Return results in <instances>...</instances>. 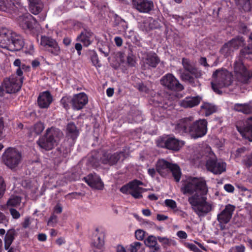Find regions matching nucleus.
<instances>
[{
	"label": "nucleus",
	"mask_w": 252,
	"mask_h": 252,
	"mask_svg": "<svg viewBox=\"0 0 252 252\" xmlns=\"http://www.w3.org/2000/svg\"><path fill=\"white\" fill-rule=\"evenodd\" d=\"M124 156L123 152H116L114 154L105 152L100 158V161L103 164L112 166L116 164Z\"/></svg>",
	"instance_id": "20"
},
{
	"label": "nucleus",
	"mask_w": 252,
	"mask_h": 252,
	"mask_svg": "<svg viewBox=\"0 0 252 252\" xmlns=\"http://www.w3.org/2000/svg\"><path fill=\"white\" fill-rule=\"evenodd\" d=\"M21 202V197L17 195H12L7 202V206L17 207Z\"/></svg>",
	"instance_id": "42"
},
{
	"label": "nucleus",
	"mask_w": 252,
	"mask_h": 252,
	"mask_svg": "<svg viewBox=\"0 0 252 252\" xmlns=\"http://www.w3.org/2000/svg\"><path fill=\"white\" fill-rule=\"evenodd\" d=\"M206 167L208 171L216 175H219L226 170V163L219 161L217 158H209L206 163Z\"/></svg>",
	"instance_id": "14"
},
{
	"label": "nucleus",
	"mask_w": 252,
	"mask_h": 252,
	"mask_svg": "<svg viewBox=\"0 0 252 252\" xmlns=\"http://www.w3.org/2000/svg\"><path fill=\"white\" fill-rule=\"evenodd\" d=\"M156 170L162 177H166L170 172L175 182H179L181 177V171L176 164L172 163L164 159H159L156 165Z\"/></svg>",
	"instance_id": "6"
},
{
	"label": "nucleus",
	"mask_w": 252,
	"mask_h": 252,
	"mask_svg": "<svg viewBox=\"0 0 252 252\" xmlns=\"http://www.w3.org/2000/svg\"><path fill=\"white\" fill-rule=\"evenodd\" d=\"M127 63L128 65L133 67L135 65L136 62L133 55L131 53L129 54L126 58Z\"/></svg>",
	"instance_id": "50"
},
{
	"label": "nucleus",
	"mask_w": 252,
	"mask_h": 252,
	"mask_svg": "<svg viewBox=\"0 0 252 252\" xmlns=\"http://www.w3.org/2000/svg\"><path fill=\"white\" fill-rule=\"evenodd\" d=\"M229 44L230 43H225L220 50V54L225 58H227L229 56H231V54L234 51L232 48L230 47Z\"/></svg>",
	"instance_id": "41"
},
{
	"label": "nucleus",
	"mask_w": 252,
	"mask_h": 252,
	"mask_svg": "<svg viewBox=\"0 0 252 252\" xmlns=\"http://www.w3.org/2000/svg\"><path fill=\"white\" fill-rule=\"evenodd\" d=\"M160 84L167 89L172 91L180 92L184 89L179 80L171 73H167L162 76Z\"/></svg>",
	"instance_id": "9"
},
{
	"label": "nucleus",
	"mask_w": 252,
	"mask_h": 252,
	"mask_svg": "<svg viewBox=\"0 0 252 252\" xmlns=\"http://www.w3.org/2000/svg\"><path fill=\"white\" fill-rule=\"evenodd\" d=\"M207 125L205 119L193 121V117H189L180 120L175 125V131L181 135L189 134L191 138L197 139L206 135Z\"/></svg>",
	"instance_id": "2"
},
{
	"label": "nucleus",
	"mask_w": 252,
	"mask_h": 252,
	"mask_svg": "<svg viewBox=\"0 0 252 252\" xmlns=\"http://www.w3.org/2000/svg\"><path fill=\"white\" fill-rule=\"evenodd\" d=\"M199 64L205 67H208L209 65L207 62V59L205 57H201L198 61Z\"/></svg>",
	"instance_id": "63"
},
{
	"label": "nucleus",
	"mask_w": 252,
	"mask_h": 252,
	"mask_svg": "<svg viewBox=\"0 0 252 252\" xmlns=\"http://www.w3.org/2000/svg\"><path fill=\"white\" fill-rule=\"evenodd\" d=\"M236 128L242 136L249 141H252V117L249 118L245 122H238Z\"/></svg>",
	"instance_id": "15"
},
{
	"label": "nucleus",
	"mask_w": 252,
	"mask_h": 252,
	"mask_svg": "<svg viewBox=\"0 0 252 252\" xmlns=\"http://www.w3.org/2000/svg\"><path fill=\"white\" fill-rule=\"evenodd\" d=\"M166 206L174 209L177 207V204L175 201L172 199H166L164 201Z\"/></svg>",
	"instance_id": "51"
},
{
	"label": "nucleus",
	"mask_w": 252,
	"mask_h": 252,
	"mask_svg": "<svg viewBox=\"0 0 252 252\" xmlns=\"http://www.w3.org/2000/svg\"><path fill=\"white\" fill-rule=\"evenodd\" d=\"M158 240L160 243L162 244L164 247L170 246L172 242V240L166 237H158Z\"/></svg>",
	"instance_id": "45"
},
{
	"label": "nucleus",
	"mask_w": 252,
	"mask_h": 252,
	"mask_svg": "<svg viewBox=\"0 0 252 252\" xmlns=\"http://www.w3.org/2000/svg\"><path fill=\"white\" fill-rule=\"evenodd\" d=\"M160 62V59L156 53H148L141 61V68L145 70L156 68Z\"/></svg>",
	"instance_id": "12"
},
{
	"label": "nucleus",
	"mask_w": 252,
	"mask_h": 252,
	"mask_svg": "<svg viewBox=\"0 0 252 252\" xmlns=\"http://www.w3.org/2000/svg\"><path fill=\"white\" fill-rule=\"evenodd\" d=\"M143 183L137 179H134L128 183L123 186L120 189V191L125 194H130L135 199H140L142 198V192L145 189L140 186L143 185Z\"/></svg>",
	"instance_id": "8"
},
{
	"label": "nucleus",
	"mask_w": 252,
	"mask_h": 252,
	"mask_svg": "<svg viewBox=\"0 0 252 252\" xmlns=\"http://www.w3.org/2000/svg\"><path fill=\"white\" fill-rule=\"evenodd\" d=\"M39 146L46 151H49L54 148L56 145L52 140H49L45 135L40 137L37 141Z\"/></svg>",
	"instance_id": "31"
},
{
	"label": "nucleus",
	"mask_w": 252,
	"mask_h": 252,
	"mask_svg": "<svg viewBox=\"0 0 252 252\" xmlns=\"http://www.w3.org/2000/svg\"><path fill=\"white\" fill-rule=\"evenodd\" d=\"M79 134V130L74 123L72 122L68 123L66 127V135L68 139H70L71 146H73Z\"/></svg>",
	"instance_id": "29"
},
{
	"label": "nucleus",
	"mask_w": 252,
	"mask_h": 252,
	"mask_svg": "<svg viewBox=\"0 0 252 252\" xmlns=\"http://www.w3.org/2000/svg\"><path fill=\"white\" fill-rule=\"evenodd\" d=\"M43 8V4L40 0H30L29 9L34 15L39 13Z\"/></svg>",
	"instance_id": "33"
},
{
	"label": "nucleus",
	"mask_w": 252,
	"mask_h": 252,
	"mask_svg": "<svg viewBox=\"0 0 252 252\" xmlns=\"http://www.w3.org/2000/svg\"><path fill=\"white\" fill-rule=\"evenodd\" d=\"M60 103L66 110L69 109L70 106L72 107V97L70 95L63 96L60 100Z\"/></svg>",
	"instance_id": "40"
},
{
	"label": "nucleus",
	"mask_w": 252,
	"mask_h": 252,
	"mask_svg": "<svg viewBox=\"0 0 252 252\" xmlns=\"http://www.w3.org/2000/svg\"><path fill=\"white\" fill-rule=\"evenodd\" d=\"M57 216L55 214L53 213L48 221V224L50 225L51 223H57Z\"/></svg>",
	"instance_id": "62"
},
{
	"label": "nucleus",
	"mask_w": 252,
	"mask_h": 252,
	"mask_svg": "<svg viewBox=\"0 0 252 252\" xmlns=\"http://www.w3.org/2000/svg\"><path fill=\"white\" fill-rule=\"evenodd\" d=\"M201 109L204 111L205 116H210L217 110L215 106L208 102H203L201 106Z\"/></svg>",
	"instance_id": "38"
},
{
	"label": "nucleus",
	"mask_w": 252,
	"mask_h": 252,
	"mask_svg": "<svg viewBox=\"0 0 252 252\" xmlns=\"http://www.w3.org/2000/svg\"><path fill=\"white\" fill-rule=\"evenodd\" d=\"M19 24L23 30L31 32L33 31L37 22L35 18L31 14H28L19 18Z\"/></svg>",
	"instance_id": "19"
},
{
	"label": "nucleus",
	"mask_w": 252,
	"mask_h": 252,
	"mask_svg": "<svg viewBox=\"0 0 252 252\" xmlns=\"http://www.w3.org/2000/svg\"><path fill=\"white\" fill-rule=\"evenodd\" d=\"M23 78H18L14 75L4 79L2 84L7 94L15 93L19 91L23 84Z\"/></svg>",
	"instance_id": "10"
},
{
	"label": "nucleus",
	"mask_w": 252,
	"mask_h": 252,
	"mask_svg": "<svg viewBox=\"0 0 252 252\" xmlns=\"http://www.w3.org/2000/svg\"><path fill=\"white\" fill-rule=\"evenodd\" d=\"M24 41L21 35L6 28L0 30V47L10 51L21 50L24 46Z\"/></svg>",
	"instance_id": "3"
},
{
	"label": "nucleus",
	"mask_w": 252,
	"mask_h": 252,
	"mask_svg": "<svg viewBox=\"0 0 252 252\" xmlns=\"http://www.w3.org/2000/svg\"><path fill=\"white\" fill-rule=\"evenodd\" d=\"M119 29L122 32H126L127 28V24L124 20H121L118 24Z\"/></svg>",
	"instance_id": "53"
},
{
	"label": "nucleus",
	"mask_w": 252,
	"mask_h": 252,
	"mask_svg": "<svg viewBox=\"0 0 252 252\" xmlns=\"http://www.w3.org/2000/svg\"><path fill=\"white\" fill-rule=\"evenodd\" d=\"M227 43H230V47H231L234 51V49L238 48L239 45V41L235 38H233L232 40L228 41Z\"/></svg>",
	"instance_id": "54"
},
{
	"label": "nucleus",
	"mask_w": 252,
	"mask_h": 252,
	"mask_svg": "<svg viewBox=\"0 0 252 252\" xmlns=\"http://www.w3.org/2000/svg\"><path fill=\"white\" fill-rule=\"evenodd\" d=\"M83 180L90 187L101 190L104 187V184L100 178L96 174H89L83 178Z\"/></svg>",
	"instance_id": "22"
},
{
	"label": "nucleus",
	"mask_w": 252,
	"mask_h": 252,
	"mask_svg": "<svg viewBox=\"0 0 252 252\" xmlns=\"http://www.w3.org/2000/svg\"><path fill=\"white\" fill-rule=\"evenodd\" d=\"M44 135L47 137L49 140H52L57 145L63 136V133L60 129L52 126L46 129V133Z\"/></svg>",
	"instance_id": "28"
},
{
	"label": "nucleus",
	"mask_w": 252,
	"mask_h": 252,
	"mask_svg": "<svg viewBox=\"0 0 252 252\" xmlns=\"http://www.w3.org/2000/svg\"><path fill=\"white\" fill-rule=\"evenodd\" d=\"M181 191L185 195H191L188 201L199 217H204L213 210V204L207 201L208 188L205 180L191 178L182 185Z\"/></svg>",
	"instance_id": "1"
},
{
	"label": "nucleus",
	"mask_w": 252,
	"mask_h": 252,
	"mask_svg": "<svg viewBox=\"0 0 252 252\" xmlns=\"http://www.w3.org/2000/svg\"><path fill=\"white\" fill-rule=\"evenodd\" d=\"M68 141L63 142L61 145L57 149L60 156L63 158H66L71 152L70 148L72 147L71 146V141H69V146H68Z\"/></svg>",
	"instance_id": "36"
},
{
	"label": "nucleus",
	"mask_w": 252,
	"mask_h": 252,
	"mask_svg": "<svg viewBox=\"0 0 252 252\" xmlns=\"http://www.w3.org/2000/svg\"><path fill=\"white\" fill-rule=\"evenodd\" d=\"M63 212V207L60 203H58L53 209V213L55 214H60Z\"/></svg>",
	"instance_id": "57"
},
{
	"label": "nucleus",
	"mask_w": 252,
	"mask_h": 252,
	"mask_svg": "<svg viewBox=\"0 0 252 252\" xmlns=\"http://www.w3.org/2000/svg\"><path fill=\"white\" fill-rule=\"evenodd\" d=\"M141 243L140 242H135L131 244L130 245V251L131 252H137L138 248H140Z\"/></svg>",
	"instance_id": "60"
},
{
	"label": "nucleus",
	"mask_w": 252,
	"mask_h": 252,
	"mask_svg": "<svg viewBox=\"0 0 252 252\" xmlns=\"http://www.w3.org/2000/svg\"><path fill=\"white\" fill-rule=\"evenodd\" d=\"M104 232L96 228L92 236V246L98 250H101L104 245Z\"/></svg>",
	"instance_id": "26"
},
{
	"label": "nucleus",
	"mask_w": 252,
	"mask_h": 252,
	"mask_svg": "<svg viewBox=\"0 0 252 252\" xmlns=\"http://www.w3.org/2000/svg\"><path fill=\"white\" fill-rule=\"evenodd\" d=\"M169 16L173 19H174L176 21L180 24H182L184 18L183 16L176 15V14H170Z\"/></svg>",
	"instance_id": "59"
},
{
	"label": "nucleus",
	"mask_w": 252,
	"mask_h": 252,
	"mask_svg": "<svg viewBox=\"0 0 252 252\" xmlns=\"http://www.w3.org/2000/svg\"><path fill=\"white\" fill-rule=\"evenodd\" d=\"M6 191V184L3 178L0 176V198H1Z\"/></svg>",
	"instance_id": "44"
},
{
	"label": "nucleus",
	"mask_w": 252,
	"mask_h": 252,
	"mask_svg": "<svg viewBox=\"0 0 252 252\" xmlns=\"http://www.w3.org/2000/svg\"><path fill=\"white\" fill-rule=\"evenodd\" d=\"M1 223L6 226L8 223V220L5 215L0 211V224Z\"/></svg>",
	"instance_id": "56"
},
{
	"label": "nucleus",
	"mask_w": 252,
	"mask_h": 252,
	"mask_svg": "<svg viewBox=\"0 0 252 252\" xmlns=\"http://www.w3.org/2000/svg\"><path fill=\"white\" fill-rule=\"evenodd\" d=\"M40 44L44 47L46 51L54 56H57L61 53V48L58 43L51 37L41 36Z\"/></svg>",
	"instance_id": "11"
},
{
	"label": "nucleus",
	"mask_w": 252,
	"mask_h": 252,
	"mask_svg": "<svg viewBox=\"0 0 252 252\" xmlns=\"http://www.w3.org/2000/svg\"><path fill=\"white\" fill-rule=\"evenodd\" d=\"M157 145L161 148H166L175 151L179 150L181 147L180 141L172 137H167L161 138V139L158 142Z\"/></svg>",
	"instance_id": "18"
},
{
	"label": "nucleus",
	"mask_w": 252,
	"mask_h": 252,
	"mask_svg": "<svg viewBox=\"0 0 252 252\" xmlns=\"http://www.w3.org/2000/svg\"><path fill=\"white\" fill-rule=\"evenodd\" d=\"M160 27V24L158 20L154 19L152 18L150 20L149 22V28L150 29H156L159 28Z\"/></svg>",
	"instance_id": "46"
},
{
	"label": "nucleus",
	"mask_w": 252,
	"mask_h": 252,
	"mask_svg": "<svg viewBox=\"0 0 252 252\" xmlns=\"http://www.w3.org/2000/svg\"><path fill=\"white\" fill-rule=\"evenodd\" d=\"M245 251V247L243 245L235 246L229 250V252H244Z\"/></svg>",
	"instance_id": "49"
},
{
	"label": "nucleus",
	"mask_w": 252,
	"mask_h": 252,
	"mask_svg": "<svg viewBox=\"0 0 252 252\" xmlns=\"http://www.w3.org/2000/svg\"><path fill=\"white\" fill-rule=\"evenodd\" d=\"M133 9L141 13H150L154 10V2L151 0H131Z\"/></svg>",
	"instance_id": "13"
},
{
	"label": "nucleus",
	"mask_w": 252,
	"mask_h": 252,
	"mask_svg": "<svg viewBox=\"0 0 252 252\" xmlns=\"http://www.w3.org/2000/svg\"><path fill=\"white\" fill-rule=\"evenodd\" d=\"M202 100L199 95L195 96H187L179 101V105L184 108H190L197 106Z\"/></svg>",
	"instance_id": "27"
},
{
	"label": "nucleus",
	"mask_w": 252,
	"mask_h": 252,
	"mask_svg": "<svg viewBox=\"0 0 252 252\" xmlns=\"http://www.w3.org/2000/svg\"><path fill=\"white\" fill-rule=\"evenodd\" d=\"M9 212L12 218L14 219H18L20 217V213L14 208H10Z\"/></svg>",
	"instance_id": "55"
},
{
	"label": "nucleus",
	"mask_w": 252,
	"mask_h": 252,
	"mask_svg": "<svg viewBox=\"0 0 252 252\" xmlns=\"http://www.w3.org/2000/svg\"><path fill=\"white\" fill-rule=\"evenodd\" d=\"M145 233V231L141 229L137 230L135 232V237L138 240H142L144 239Z\"/></svg>",
	"instance_id": "52"
},
{
	"label": "nucleus",
	"mask_w": 252,
	"mask_h": 252,
	"mask_svg": "<svg viewBox=\"0 0 252 252\" xmlns=\"http://www.w3.org/2000/svg\"><path fill=\"white\" fill-rule=\"evenodd\" d=\"M186 247L190 251H192L194 252H201L200 249L198 248L195 245L192 243H187L186 244Z\"/></svg>",
	"instance_id": "58"
},
{
	"label": "nucleus",
	"mask_w": 252,
	"mask_h": 252,
	"mask_svg": "<svg viewBox=\"0 0 252 252\" xmlns=\"http://www.w3.org/2000/svg\"><path fill=\"white\" fill-rule=\"evenodd\" d=\"M53 101V96L49 91L40 93L37 98V103L40 108H48Z\"/></svg>",
	"instance_id": "25"
},
{
	"label": "nucleus",
	"mask_w": 252,
	"mask_h": 252,
	"mask_svg": "<svg viewBox=\"0 0 252 252\" xmlns=\"http://www.w3.org/2000/svg\"><path fill=\"white\" fill-rule=\"evenodd\" d=\"M234 109L245 114H252V101L247 103H236L234 105Z\"/></svg>",
	"instance_id": "34"
},
{
	"label": "nucleus",
	"mask_w": 252,
	"mask_h": 252,
	"mask_svg": "<svg viewBox=\"0 0 252 252\" xmlns=\"http://www.w3.org/2000/svg\"><path fill=\"white\" fill-rule=\"evenodd\" d=\"M88 102V98L84 93L75 94L72 97V109L75 110L82 109Z\"/></svg>",
	"instance_id": "24"
},
{
	"label": "nucleus",
	"mask_w": 252,
	"mask_h": 252,
	"mask_svg": "<svg viewBox=\"0 0 252 252\" xmlns=\"http://www.w3.org/2000/svg\"><path fill=\"white\" fill-rule=\"evenodd\" d=\"M44 126L43 123L39 122L36 123L33 127V131L37 134H40L44 130Z\"/></svg>",
	"instance_id": "43"
},
{
	"label": "nucleus",
	"mask_w": 252,
	"mask_h": 252,
	"mask_svg": "<svg viewBox=\"0 0 252 252\" xmlns=\"http://www.w3.org/2000/svg\"><path fill=\"white\" fill-rule=\"evenodd\" d=\"M17 236V232L13 228L9 229L4 237V248L6 250H8L10 248V246L15 240V237Z\"/></svg>",
	"instance_id": "30"
},
{
	"label": "nucleus",
	"mask_w": 252,
	"mask_h": 252,
	"mask_svg": "<svg viewBox=\"0 0 252 252\" xmlns=\"http://www.w3.org/2000/svg\"><path fill=\"white\" fill-rule=\"evenodd\" d=\"M22 160V154L14 148H7L2 155L4 164L11 169L17 167Z\"/></svg>",
	"instance_id": "7"
},
{
	"label": "nucleus",
	"mask_w": 252,
	"mask_h": 252,
	"mask_svg": "<svg viewBox=\"0 0 252 252\" xmlns=\"http://www.w3.org/2000/svg\"><path fill=\"white\" fill-rule=\"evenodd\" d=\"M136 88L140 92L145 93L146 94H148L149 92V89L142 82L137 84Z\"/></svg>",
	"instance_id": "47"
},
{
	"label": "nucleus",
	"mask_w": 252,
	"mask_h": 252,
	"mask_svg": "<svg viewBox=\"0 0 252 252\" xmlns=\"http://www.w3.org/2000/svg\"><path fill=\"white\" fill-rule=\"evenodd\" d=\"M182 64L185 70L184 72L189 73L193 75L196 78L201 77L202 75L201 70L192 64L189 59L183 58Z\"/></svg>",
	"instance_id": "21"
},
{
	"label": "nucleus",
	"mask_w": 252,
	"mask_h": 252,
	"mask_svg": "<svg viewBox=\"0 0 252 252\" xmlns=\"http://www.w3.org/2000/svg\"><path fill=\"white\" fill-rule=\"evenodd\" d=\"M154 101L157 104V106L163 109L171 110L175 106V100L170 95L165 94L164 96L158 94L155 96Z\"/></svg>",
	"instance_id": "16"
},
{
	"label": "nucleus",
	"mask_w": 252,
	"mask_h": 252,
	"mask_svg": "<svg viewBox=\"0 0 252 252\" xmlns=\"http://www.w3.org/2000/svg\"><path fill=\"white\" fill-rule=\"evenodd\" d=\"M249 54H252V42L241 50L240 57L234 63V72L238 80L244 84L248 83L252 77V71L246 68L242 59V58H247L246 56Z\"/></svg>",
	"instance_id": "4"
},
{
	"label": "nucleus",
	"mask_w": 252,
	"mask_h": 252,
	"mask_svg": "<svg viewBox=\"0 0 252 252\" xmlns=\"http://www.w3.org/2000/svg\"><path fill=\"white\" fill-rule=\"evenodd\" d=\"M15 10V5L12 0H0V11L7 12Z\"/></svg>",
	"instance_id": "37"
},
{
	"label": "nucleus",
	"mask_w": 252,
	"mask_h": 252,
	"mask_svg": "<svg viewBox=\"0 0 252 252\" xmlns=\"http://www.w3.org/2000/svg\"><path fill=\"white\" fill-rule=\"evenodd\" d=\"M13 65L15 66L18 67V68L16 70V73L17 76L20 78H23V72L22 70L26 69L27 65L24 63H22L21 60L19 59H16Z\"/></svg>",
	"instance_id": "39"
},
{
	"label": "nucleus",
	"mask_w": 252,
	"mask_h": 252,
	"mask_svg": "<svg viewBox=\"0 0 252 252\" xmlns=\"http://www.w3.org/2000/svg\"><path fill=\"white\" fill-rule=\"evenodd\" d=\"M92 62L94 65L95 66H101V64L98 60V57L96 53H94L91 57Z\"/></svg>",
	"instance_id": "48"
},
{
	"label": "nucleus",
	"mask_w": 252,
	"mask_h": 252,
	"mask_svg": "<svg viewBox=\"0 0 252 252\" xmlns=\"http://www.w3.org/2000/svg\"><path fill=\"white\" fill-rule=\"evenodd\" d=\"M224 189L227 192L232 193L233 192L234 190V187H233V186L230 184H227L224 185Z\"/></svg>",
	"instance_id": "61"
},
{
	"label": "nucleus",
	"mask_w": 252,
	"mask_h": 252,
	"mask_svg": "<svg viewBox=\"0 0 252 252\" xmlns=\"http://www.w3.org/2000/svg\"><path fill=\"white\" fill-rule=\"evenodd\" d=\"M214 82H211L212 88L218 94H221L220 89L230 86L233 82V76L226 69H217L212 75Z\"/></svg>",
	"instance_id": "5"
},
{
	"label": "nucleus",
	"mask_w": 252,
	"mask_h": 252,
	"mask_svg": "<svg viewBox=\"0 0 252 252\" xmlns=\"http://www.w3.org/2000/svg\"><path fill=\"white\" fill-rule=\"evenodd\" d=\"M181 78L183 81L188 82L193 87L200 85L198 78H196L193 75L189 73L183 72L181 74Z\"/></svg>",
	"instance_id": "35"
},
{
	"label": "nucleus",
	"mask_w": 252,
	"mask_h": 252,
	"mask_svg": "<svg viewBox=\"0 0 252 252\" xmlns=\"http://www.w3.org/2000/svg\"><path fill=\"white\" fill-rule=\"evenodd\" d=\"M177 235L181 239H186L188 237L187 234L184 231L180 230L177 232Z\"/></svg>",
	"instance_id": "64"
},
{
	"label": "nucleus",
	"mask_w": 252,
	"mask_h": 252,
	"mask_svg": "<svg viewBox=\"0 0 252 252\" xmlns=\"http://www.w3.org/2000/svg\"><path fill=\"white\" fill-rule=\"evenodd\" d=\"M94 34L90 29H84L77 36L76 40L82 43L84 47H87L94 41Z\"/></svg>",
	"instance_id": "23"
},
{
	"label": "nucleus",
	"mask_w": 252,
	"mask_h": 252,
	"mask_svg": "<svg viewBox=\"0 0 252 252\" xmlns=\"http://www.w3.org/2000/svg\"><path fill=\"white\" fill-rule=\"evenodd\" d=\"M157 239L155 236H150L145 241V245L150 248V252H158L159 250V246L158 244Z\"/></svg>",
	"instance_id": "32"
},
{
	"label": "nucleus",
	"mask_w": 252,
	"mask_h": 252,
	"mask_svg": "<svg viewBox=\"0 0 252 252\" xmlns=\"http://www.w3.org/2000/svg\"><path fill=\"white\" fill-rule=\"evenodd\" d=\"M235 209V206L232 204H227L224 209L217 215V220L220 224L225 225L228 223L232 218Z\"/></svg>",
	"instance_id": "17"
}]
</instances>
